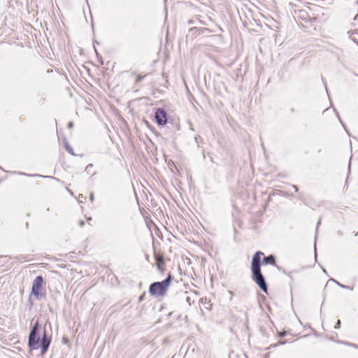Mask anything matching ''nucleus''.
I'll list each match as a JSON object with an SVG mask.
<instances>
[{
    "instance_id": "f257e3e1",
    "label": "nucleus",
    "mask_w": 358,
    "mask_h": 358,
    "mask_svg": "<svg viewBox=\"0 0 358 358\" xmlns=\"http://www.w3.org/2000/svg\"><path fill=\"white\" fill-rule=\"evenodd\" d=\"M264 255L262 252H257L252 259L251 271L253 280L259 287L265 293H267V285L261 271V257Z\"/></svg>"
},
{
    "instance_id": "f03ea898",
    "label": "nucleus",
    "mask_w": 358,
    "mask_h": 358,
    "mask_svg": "<svg viewBox=\"0 0 358 358\" xmlns=\"http://www.w3.org/2000/svg\"><path fill=\"white\" fill-rule=\"evenodd\" d=\"M172 279V275L169 273L165 280L152 283L149 287V293L155 296H164L167 293Z\"/></svg>"
},
{
    "instance_id": "7ed1b4c3",
    "label": "nucleus",
    "mask_w": 358,
    "mask_h": 358,
    "mask_svg": "<svg viewBox=\"0 0 358 358\" xmlns=\"http://www.w3.org/2000/svg\"><path fill=\"white\" fill-rule=\"evenodd\" d=\"M155 120L159 127H164L166 124L171 125L176 130L180 129L179 122L174 123L172 120H169L166 111L162 108H157L155 111ZM170 126H168L169 127Z\"/></svg>"
},
{
    "instance_id": "20e7f679",
    "label": "nucleus",
    "mask_w": 358,
    "mask_h": 358,
    "mask_svg": "<svg viewBox=\"0 0 358 358\" xmlns=\"http://www.w3.org/2000/svg\"><path fill=\"white\" fill-rule=\"evenodd\" d=\"M39 324L36 322L32 327L29 336V346L31 349H38L39 348L40 336L38 335Z\"/></svg>"
},
{
    "instance_id": "39448f33",
    "label": "nucleus",
    "mask_w": 358,
    "mask_h": 358,
    "mask_svg": "<svg viewBox=\"0 0 358 358\" xmlns=\"http://www.w3.org/2000/svg\"><path fill=\"white\" fill-rule=\"evenodd\" d=\"M298 18L299 20L301 25L305 29H308L311 27L313 24V18L305 8L301 9L299 11Z\"/></svg>"
},
{
    "instance_id": "423d86ee",
    "label": "nucleus",
    "mask_w": 358,
    "mask_h": 358,
    "mask_svg": "<svg viewBox=\"0 0 358 358\" xmlns=\"http://www.w3.org/2000/svg\"><path fill=\"white\" fill-rule=\"evenodd\" d=\"M43 283V278L42 276L38 275L37 276L32 284L31 287V294L36 296V299H39L41 297L43 294L40 293V290L42 288V285Z\"/></svg>"
},
{
    "instance_id": "0eeeda50",
    "label": "nucleus",
    "mask_w": 358,
    "mask_h": 358,
    "mask_svg": "<svg viewBox=\"0 0 358 358\" xmlns=\"http://www.w3.org/2000/svg\"><path fill=\"white\" fill-rule=\"evenodd\" d=\"M50 343V340L48 336H46L45 333H44L41 342V355H44L46 351L48 350L49 345Z\"/></svg>"
},
{
    "instance_id": "6e6552de",
    "label": "nucleus",
    "mask_w": 358,
    "mask_h": 358,
    "mask_svg": "<svg viewBox=\"0 0 358 358\" xmlns=\"http://www.w3.org/2000/svg\"><path fill=\"white\" fill-rule=\"evenodd\" d=\"M157 269L161 273L164 272L163 264L164 263V257L159 254H155V255Z\"/></svg>"
},
{
    "instance_id": "1a4fd4ad",
    "label": "nucleus",
    "mask_w": 358,
    "mask_h": 358,
    "mask_svg": "<svg viewBox=\"0 0 358 358\" xmlns=\"http://www.w3.org/2000/svg\"><path fill=\"white\" fill-rule=\"evenodd\" d=\"M321 220H322V218L320 217L317 222V226H316V230H315V264H316L317 262V249H316V242H317V229L319 227V226L321 224Z\"/></svg>"
},
{
    "instance_id": "9d476101",
    "label": "nucleus",
    "mask_w": 358,
    "mask_h": 358,
    "mask_svg": "<svg viewBox=\"0 0 358 358\" xmlns=\"http://www.w3.org/2000/svg\"><path fill=\"white\" fill-rule=\"evenodd\" d=\"M275 257L273 255H268L267 257H265L263 259V263L264 264H275Z\"/></svg>"
},
{
    "instance_id": "9b49d317",
    "label": "nucleus",
    "mask_w": 358,
    "mask_h": 358,
    "mask_svg": "<svg viewBox=\"0 0 358 358\" xmlns=\"http://www.w3.org/2000/svg\"><path fill=\"white\" fill-rule=\"evenodd\" d=\"M64 146L66 149V150L71 155L76 156V154L73 152V148L71 146V145L69 143L66 139H64L63 141Z\"/></svg>"
},
{
    "instance_id": "f8f14e48",
    "label": "nucleus",
    "mask_w": 358,
    "mask_h": 358,
    "mask_svg": "<svg viewBox=\"0 0 358 358\" xmlns=\"http://www.w3.org/2000/svg\"><path fill=\"white\" fill-rule=\"evenodd\" d=\"M348 34H349V37L350 38L354 41L355 43L358 44V39L356 37L355 35H357L358 36V33L356 32L355 31H349L348 32Z\"/></svg>"
},
{
    "instance_id": "ddd939ff",
    "label": "nucleus",
    "mask_w": 358,
    "mask_h": 358,
    "mask_svg": "<svg viewBox=\"0 0 358 358\" xmlns=\"http://www.w3.org/2000/svg\"><path fill=\"white\" fill-rule=\"evenodd\" d=\"M166 159L167 158H165V161L167 162V165L172 172H174L173 169H176L177 171L178 170V166L174 164V162L171 159H169V161H167Z\"/></svg>"
},
{
    "instance_id": "4468645a",
    "label": "nucleus",
    "mask_w": 358,
    "mask_h": 358,
    "mask_svg": "<svg viewBox=\"0 0 358 358\" xmlns=\"http://www.w3.org/2000/svg\"><path fill=\"white\" fill-rule=\"evenodd\" d=\"M331 280L332 281H334L336 285H338L340 287H342V288L345 289H350V290L353 289L352 287H350L348 285H343V284L338 282L337 280H336L334 279H331Z\"/></svg>"
},
{
    "instance_id": "2eb2a0df",
    "label": "nucleus",
    "mask_w": 358,
    "mask_h": 358,
    "mask_svg": "<svg viewBox=\"0 0 358 358\" xmlns=\"http://www.w3.org/2000/svg\"><path fill=\"white\" fill-rule=\"evenodd\" d=\"M352 159V158H350V160L348 162V175L350 173V171H351ZM348 180H349V176L346 178L345 185H347L348 183Z\"/></svg>"
},
{
    "instance_id": "dca6fc26",
    "label": "nucleus",
    "mask_w": 358,
    "mask_h": 358,
    "mask_svg": "<svg viewBox=\"0 0 358 358\" xmlns=\"http://www.w3.org/2000/svg\"><path fill=\"white\" fill-rule=\"evenodd\" d=\"M146 76H147V74H146V75H145V76L138 75V76H136V83L137 84V83H138L141 82V81L143 80V79Z\"/></svg>"
},
{
    "instance_id": "f3484780",
    "label": "nucleus",
    "mask_w": 358,
    "mask_h": 358,
    "mask_svg": "<svg viewBox=\"0 0 358 358\" xmlns=\"http://www.w3.org/2000/svg\"><path fill=\"white\" fill-rule=\"evenodd\" d=\"M341 322L340 320H338L336 324L334 325V328L338 329L341 328Z\"/></svg>"
},
{
    "instance_id": "a211bd4d",
    "label": "nucleus",
    "mask_w": 358,
    "mask_h": 358,
    "mask_svg": "<svg viewBox=\"0 0 358 358\" xmlns=\"http://www.w3.org/2000/svg\"><path fill=\"white\" fill-rule=\"evenodd\" d=\"M344 343L348 345H350V346H352V347H353L355 348L358 349V345L357 344L352 343H348V342H346V343Z\"/></svg>"
},
{
    "instance_id": "6ab92c4d",
    "label": "nucleus",
    "mask_w": 358,
    "mask_h": 358,
    "mask_svg": "<svg viewBox=\"0 0 358 358\" xmlns=\"http://www.w3.org/2000/svg\"><path fill=\"white\" fill-rule=\"evenodd\" d=\"M73 126H74V124H73V122H69L68 123V124H67V127H68L69 129H72V128L73 127Z\"/></svg>"
},
{
    "instance_id": "aec40b11",
    "label": "nucleus",
    "mask_w": 358,
    "mask_h": 358,
    "mask_svg": "<svg viewBox=\"0 0 358 358\" xmlns=\"http://www.w3.org/2000/svg\"><path fill=\"white\" fill-rule=\"evenodd\" d=\"M186 301L189 303V305H191V298L189 296L186 298Z\"/></svg>"
},
{
    "instance_id": "412c9836",
    "label": "nucleus",
    "mask_w": 358,
    "mask_h": 358,
    "mask_svg": "<svg viewBox=\"0 0 358 358\" xmlns=\"http://www.w3.org/2000/svg\"><path fill=\"white\" fill-rule=\"evenodd\" d=\"M319 266L322 269L323 272L327 273V271L325 268H324L320 264H318Z\"/></svg>"
},
{
    "instance_id": "4be33fe9",
    "label": "nucleus",
    "mask_w": 358,
    "mask_h": 358,
    "mask_svg": "<svg viewBox=\"0 0 358 358\" xmlns=\"http://www.w3.org/2000/svg\"><path fill=\"white\" fill-rule=\"evenodd\" d=\"M84 224H85V222H84V221H80V227H83V226H84Z\"/></svg>"
},
{
    "instance_id": "5701e85b",
    "label": "nucleus",
    "mask_w": 358,
    "mask_h": 358,
    "mask_svg": "<svg viewBox=\"0 0 358 358\" xmlns=\"http://www.w3.org/2000/svg\"><path fill=\"white\" fill-rule=\"evenodd\" d=\"M337 115H338V119H339V120H340L341 123V124H343V126L345 127L344 124L343 123V121L341 120V118H340V117H339V115H338V113H337Z\"/></svg>"
},
{
    "instance_id": "b1692460",
    "label": "nucleus",
    "mask_w": 358,
    "mask_h": 358,
    "mask_svg": "<svg viewBox=\"0 0 358 358\" xmlns=\"http://www.w3.org/2000/svg\"><path fill=\"white\" fill-rule=\"evenodd\" d=\"M90 200L92 201L94 200V194H91L90 195Z\"/></svg>"
},
{
    "instance_id": "393cba45",
    "label": "nucleus",
    "mask_w": 358,
    "mask_h": 358,
    "mask_svg": "<svg viewBox=\"0 0 358 358\" xmlns=\"http://www.w3.org/2000/svg\"><path fill=\"white\" fill-rule=\"evenodd\" d=\"M354 20H358V13L355 16Z\"/></svg>"
},
{
    "instance_id": "a878e982",
    "label": "nucleus",
    "mask_w": 358,
    "mask_h": 358,
    "mask_svg": "<svg viewBox=\"0 0 358 358\" xmlns=\"http://www.w3.org/2000/svg\"><path fill=\"white\" fill-rule=\"evenodd\" d=\"M143 297H144V296H143V295L139 297V301H143Z\"/></svg>"
},
{
    "instance_id": "bb28decb",
    "label": "nucleus",
    "mask_w": 358,
    "mask_h": 358,
    "mask_svg": "<svg viewBox=\"0 0 358 358\" xmlns=\"http://www.w3.org/2000/svg\"><path fill=\"white\" fill-rule=\"evenodd\" d=\"M189 22V24H192V23H193V20H189V22Z\"/></svg>"
},
{
    "instance_id": "cd10ccee",
    "label": "nucleus",
    "mask_w": 358,
    "mask_h": 358,
    "mask_svg": "<svg viewBox=\"0 0 358 358\" xmlns=\"http://www.w3.org/2000/svg\"><path fill=\"white\" fill-rule=\"evenodd\" d=\"M293 188H294V189H295V190H296V191H297V187H296V186L293 185Z\"/></svg>"
},
{
    "instance_id": "c85d7f7f",
    "label": "nucleus",
    "mask_w": 358,
    "mask_h": 358,
    "mask_svg": "<svg viewBox=\"0 0 358 358\" xmlns=\"http://www.w3.org/2000/svg\"><path fill=\"white\" fill-rule=\"evenodd\" d=\"M308 10L311 11V8L310 7H308Z\"/></svg>"
},
{
    "instance_id": "c756f323",
    "label": "nucleus",
    "mask_w": 358,
    "mask_h": 358,
    "mask_svg": "<svg viewBox=\"0 0 358 358\" xmlns=\"http://www.w3.org/2000/svg\"><path fill=\"white\" fill-rule=\"evenodd\" d=\"M356 3H357V4H358V0H357Z\"/></svg>"
}]
</instances>
